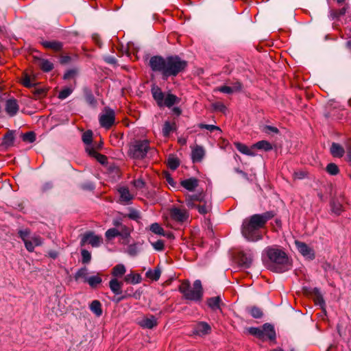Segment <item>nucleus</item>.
<instances>
[{
    "mask_svg": "<svg viewBox=\"0 0 351 351\" xmlns=\"http://www.w3.org/2000/svg\"><path fill=\"white\" fill-rule=\"evenodd\" d=\"M169 217L171 220L182 223L188 220L189 214L185 208L173 206L169 209Z\"/></svg>",
    "mask_w": 351,
    "mask_h": 351,
    "instance_id": "1a4fd4ad",
    "label": "nucleus"
},
{
    "mask_svg": "<svg viewBox=\"0 0 351 351\" xmlns=\"http://www.w3.org/2000/svg\"><path fill=\"white\" fill-rule=\"evenodd\" d=\"M205 155L204 149L199 145H196L191 153V158L193 162H200Z\"/></svg>",
    "mask_w": 351,
    "mask_h": 351,
    "instance_id": "412c9836",
    "label": "nucleus"
},
{
    "mask_svg": "<svg viewBox=\"0 0 351 351\" xmlns=\"http://www.w3.org/2000/svg\"><path fill=\"white\" fill-rule=\"evenodd\" d=\"M179 291L185 299L192 301H199L203 295L202 282L199 280H196L193 287L188 280L182 282L180 285Z\"/></svg>",
    "mask_w": 351,
    "mask_h": 351,
    "instance_id": "423d86ee",
    "label": "nucleus"
},
{
    "mask_svg": "<svg viewBox=\"0 0 351 351\" xmlns=\"http://www.w3.org/2000/svg\"><path fill=\"white\" fill-rule=\"evenodd\" d=\"M274 214L271 211H267L262 214H255L245 219L242 224L241 233L243 236L250 241H257L262 239L263 236L260 229L263 228L265 223Z\"/></svg>",
    "mask_w": 351,
    "mask_h": 351,
    "instance_id": "f03ea898",
    "label": "nucleus"
},
{
    "mask_svg": "<svg viewBox=\"0 0 351 351\" xmlns=\"http://www.w3.org/2000/svg\"><path fill=\"white\" fill-rule=\"evenodd\" d=\"M241 88L240 83H237V86L230 87L228 86H223L217 88V90L226 94H231L233 92L239 90Z\"/></svg>",
    "mask_w": 351,
    "mask_h": 351,
    "instance_id": "f704fd0d",
    "label": "nucleus"
},
{
    "mask_svg": "<svg viewBox=\"0 0 351 351\" xmlns=\"http://www.w3.org/2000/svg\"><path fill=\"white\" fill-rule=\"evenodd\" d=\"M234 145L235 147L238 149V151L240 152L241 154L250 156H256V153L254 152V148H252V145L251 146V147H249L246 145L239 142H235Z\"/></svg>",
    "mask_w": 351,
    "mask_h": 351,
    "instance_id": "a211bd4d",
    "label": "nucleus"
},
{
    "mask_svg": "<svg viewBox=\"0 0 351 351\" xmlns=\"http://www.w3.org/2000/svg\"><path fill=\"white\" fill-rule=\"evenodd\" d=\"M90 310L97 317H99L102 315V308L101 304L99 300H93L89 306Z\"/></svg>",
    "mask_w": 351,
    "mask_h": 351,
    "instance_id": "cd10ccee",
    "label": "nucleus"
},
{
    "mask_svg": "<svg viewBox=\"0 0 351 351\" xmlns=\"http://www.w3.org/2000/svg\"><path fill=\"white\" fill-rule=\"evenodd\" d=\"M211 328L206 322H200L194 326L193 334L202 337L208 334Z\"/></svg>",
    "mask_w": 351,
    "mask_h": 351,
    "instance_id": "4468645a",
    "label": "nucleus"
},
{
    "mask_svg": "<svg viewBox=\"0 0 351 351\" xmlns=\"http://www.w3.org/2000/svg\"><path fill=\"white\" fill-rule=\"evenodd\" d=\"M43 241L40 237L38 235L32 236L27 242H26L25 246L29 252H33L35 247L41 245Z\"/></svg>",
    "mask_w": 351,
    "mask_h": 351,
    "instance_id": "f3484780",
    "label": "nucleus"
},
{
    "mask_svg": "<svg viewBox=\"0 0 351 351\" xmlns=\"http://www.w3.org/2000/svg\"><path fill=\"white\" fill-rule=\"evenodd\" d=\"M19 234L21 239L23 240L24 243L28 241L29 237V230L28 229L21 230L19 231Z\"/></svg>",
    "mask_w": 351,
    "mask_h": 351,
    "instance_id": "09e8293b",
    "label": "nucleus"
},
{
    "mask_svg": "<svg viewBox=\"0 0 351 351\" xmlns=\"http://www.w3.org/2000/svg\"><path fill=\"white\" fill-rule=\"evenodd\" d=\"M102 282V279L99 274L96 275L90 276L86 279V282L89 286L92 288L97 287Z\"/></svg>",
    "mask_w": 351,
    "mask_h": 351,
    "instance_id": "c756f323",
    "label": "nucleus"
},
{
    "mask_svg": "<svg viewBox=\"0 0 351 351\" xmlns=\"http://www.w3.org/2000/svg\"><path fill=\"white\" fill-rule=\"evenodd\" d=\"M85 99H86V102L88 104H90L91 106H95L96 100L95 99L94 95L91 93H90V92L86 93V95H85Z\"/></svg>",
    "mask_w": 351,
    "mask_h": 351,
    "instance_id": "13d9d810",
    "label": "nucleus"
},
{
    "mask_svg": "<svg viewBox=\"0 0 351 351\" xmlns=\"http://www.w3.org/2000/svg\"><path fill=\"white\" fill-rule=\"evenodd\" d=\"M86 152L101 164H104L107 160V158L104 155L97 153L93 148L86 147Z\"/></svg>",
    "mask_w": 351,
    "mask_h": 351,
    "instance_id": "2f4dec72",
    "label": "nucleus"
},
{
    "mask_svg": "<svg viewBox=\"0 0 351 351\" xmlns=\"http://www.w3.org/2000/svg\"><path fill=\"white\" fill-rule=\"evenodd\" d=\"M207 304L213 311H221L223 304L221 298L219 296L212 297L207 300Z\"/></svg>",
    "mask_w": 351,
    "mask_h": 351,
    "instance_id": "aec40b11",
    "label": "nucleus"
},
{
    "mask_svg": "<svg viewBox=\"0 0 351 351\" xmlns=\"http://www.w3.org/2000/svg\"><path fill=\"white\" fill-rule=\"evenodd\" d=\"M106 60L107 62L110 63V64H115L116 63V60L114 58H112V57L107 58Z\"/></svg>",
    "mask_w": 351,
    "mask_h": 351,
    "instance_id": "774afa93",
    "label": "nucleus"
},
{
    "mask_svg": "<svg viewBox=\"0 0 351 351\" xmlns=\"http://www.w3.org/2000/svg\"><path fill=\"white\" fill-rule=\"evenodd\" d=\"M175 129L174 125L169 121H166L162 127V134L164 136L167 137Z\"/></svg>",
    "mask_w": 351,
    "mask_h": 351,
    "instance_id": "58836bf2",
    "label": "nucleus"
},
{
    "mask_svg": "<svg viewBox=\"0 0 351 351\" xmlns=\"http://www.w3.org/2000/svg\"><path fill=\"white\" fill-rule=\"evenodd\" d=\"M77 72L74 69L69 70L67 71L64 75V80H69L71 78H73L76 75Z\"/></svg>",
    "mask_w": 351,
    "mask_h": 351,
    "instance_id": "052dcab7",
    "label": "nucleus"
},
{
    "mask_svg": "<svg viewBox=\"0 0 351 351\" xmlns=\"http://www.w3.org/2000/svg\"><path fill=\"white\" fill-rule=\"evenodd\" d=\"M130 230L125 226H121L119 230V235L123 239H127L130 236Z\"/></svg>",
    "mask_w": 351,
    "mask_h": 351,
    "instance_id": "6e6d98bb",
    "label": "nucleus"
},
{
    "mask_svg": "<svg viewBox=\"0 0 351 351\" xmlns=\"http://www.w3.org/2000/svg\"><path fill=\"white\" fill-rule=\"evenodd\" d=\"M99 121L101 126L106 130L110 129L115 123L114 111L106 107L99 114Z\"/></svg>",
    "mask_w": 351,
    "mask_h": 351,
    "instance_id": "6e6552de",
    "label": "nucleus"
},
{
    "mask_svg": "<svg viewBox=\"0 0 351 351\" xmlns=\"http://www.w3.org/2000/svg\"><path fill=\"white\" fill-rule=\"evenodd\" d=\"M124 281L127 283L136 285L141 282V276L138 274L130 273L124 276Z\"/></svg>",
    "mask_w": 351,
    "mask_h": 351,
    "instance_id": "bb28decb",
    "label": "nucleus"
},
{
    "mask_svg": "<svg viewBox=\"0 0 351 351\" xmlns=\"http://www.w3.org/2000/svg\"><path fill=\"white\" fill-rule=\"evenodd\" d=\"M150 149L148 140H136L130 145L128 154L134 159H143Z\"/></svg>",
    "mask_w": 351,
    "mask_h": 351,
    "instance_id": "0eeeda50",
    "label": "nucleus"
},
{
    "mask_svg": "<svg viewBox=\"0 0 351 351\" xmlns=\"http://www.w3.org/2000/svg\"><path fill=\"white\" fill-rule=\"evenodd\" d=\"M134 185L136 188L141 189L144 186V182L142 180L138 179L134 181Z\"/></svg>",
    "mask_w": 351,
    "mask_h": 351,
    "instance_id": "0e129e2a",
    "label": "nucleus"
},
{
    "mask_svg": "<svg viewBox=\"0 0 351 351\" xmlns=\"http://www.w3.org/2000/svg\"><path fill=\"white\" fill-rule=\"evenodd\" d=\"M119 235V230L116 228H110L105 233V236L106 239L108 240H112V239L115 238L116 237H118Z\"/></svg>",
    "mask_w": 351,
    "mask_h": 351,
    "instance_id": "79ce46f5",
    "label": "nucleus"
},
{
    "mask_svg": "<svg viewBox=\"0 0 351 351\" xmlns=\"http://www.w3.org/2000/svg\"><path fill=\"white\" fill-rule=\"evenodd\" d=\"M22 83L25 87L28 88L32 87L35 84L32 79L27 74L25 75Z\"/></svg>",
    "mask_w": 351,
    "mask_h": 351,
    "instance_id": "5fc2aeb1",
    "label": "nucleus"
},
{
    "mask_svg": "<svg viewBox=\"0 0 351 351\" xmlns=\"http://www.w3.org/2000/svg\"><path fill=\"white\" fill-rule=\"evenodd\" d=\"M313 299L316 305H319L323 310L325 309V301L318 289L313 291Z\"/></svg>",
    "mask_w": 351,
    "mask_h": 351,
    "instance_id": "c85d7f7f",
    "label": "nucleus"
},
{
    "mask_svg": "<svg viewBox=\"0 0 351 351\" xmlns=\"http://www.w3.org/2000/svg\"><path fill=\"white\" fill-rule=\"evenodd\" d=\"M267 260V267L271 271L282 273L290 267V263L287 254L281 250L276 247H267L264 250Z\"/></svg>",
    "mask_w": 351,
    "mask_h": 351,
    "instance_id": "20e7f679",
    "label": "nucleus"
},
{
    "mask_svg": "<svg viewBox=\"0 0 351 351\" xmlns=\"http://www.w3.org/2000/svg\"><path fill=\"white\" fill-rule=\"evenodd\" d=\"M152 93L153 97L157 101L158 104L159 106H162L163 99H164V94L161 91L160 88H159L158 87L153 88L152 89Z\"/></svg>",
    "mask_w": 351,
    "mask_h": 351,
    "instance_id": "7c9ffc66",
    "label": "nucleus"
},
{
    "mask_svg": "<svg viewBox=\"0 0 351 351\" xmlns=\"http://www.w3.org/2000/svg\"><path fill=\"white\" fill-rule=\"evenodd\" d=\"M42 45L43 47L47 49H51L53 50L54 51H59L62 48V43L59 41L52 40V41H43L42 43Z\"/></svg>",
    "mask_w": 351,
    "mask_h": 351,
    "instance_id": "b1692460",
    "label": "nucleus"
},
{
    "mask_svg": "<svg viewBox=\"0 0 351 351\" xmlns=\"http://www.w3.org/2000/svg\"><path fill=\"white\" fill-rule=\"evenodd\" d=\"M186 204L189 208H197L202 215L209 213L211 210V202L202 193L186 195Z\"/></svg>",
    "mask_w": 351,
    "mask_h": 351,
    "instance_id": "39448f33",
    "label": "nucleus"
},
{
    "mask_svg": "<svg viewBox=\"0 0 351 351\" xmlns=\"http://www.w3.org/2000/svg\"><path fill=\"white\" fill-rule=\"evenodd\" d=\"M139 325L143 328L152 329L157 326V319L154 315L143 317L138 322Z\"/></svg>",
    "mask_w": 351,
    "mask_h": 351,
    "instance_id": "dca6fc26",
    "label": "nucleus"
},
{
    "mask_svg": "<svg viewBox=\"0 0 351 351\" xmlns=\"http://www.w3.org/2000/svg\"><path fill=\"white\" fill-rule=\"evenodd\" d=\"M35 134L32 132H27L23 136V140L25 142L32 143L35 141Z\"/></svg>",
    "mask_w": 351,
    "mask_h": 351,
    "instance_id": "3c124183",
    "label": "nucleus"
},
{
    "mask_svg": "<svg viewBox=\"0 0 351 351\" xmlns=\"http://www.w3.org/2000/svg\"><path fill=\"white\" fill-rule=\"evenodd\" d=\"M326 171L332 176H335L339 173V168L335 163H329L326 167Z\"/></svg>",
    "mask_w": 351,
    "mask_h": 351,
    "instance_id": "49530a36",
    "label": "nucleus"
},
{
    "mask_svg": "<svg viewBox=\"0 0 351 351\" xmlns=\"http://www.w3.org/2000/svg\"><path fill=\"white\" fill-rule=\"evenodd\" d=\"M38 65L45 72H49L53 69V64L45 59L39 60Z\"/></svg>",
    "mask_w": 351,
    "mask_h": 351,
    "instance_id": "72a5a7b5",
    "label": "nucleus"
},
{
    "mask_svg": "<svg viewBox=\"0 0 351 351\" xmlns=\"http://www.w3.org/2000/svg\"><path fill=\"white\" fill-rule=\"evenodd\" d=\"M120 195V201L125 204H128L132 198L129 190L125 187H121L119 189Z\"/></svg>",
    "mask_w": 351,
    "mask_h": 351,
    "instance_id": "a878e982",
    "label": "nucleus"
},
{
    "mask_svg": "<svg viewBox=\"0 0 351 351\" xmlns=\"http://www.w3.org/2000/svg\"><path fill=\"white\" fill-rule=\"evenodd\" d=\"M254 254L251 250L242 251L239 254L240 264L245 268H249L253 261Z\"/></svg>",
    "mask_w": 351,
    "mask_h": 351,
    "instance_id": "ddd939ff",
    "label": "nucleus"
},
{
    "mask_svg": "<svg viewBox=\"0 0 351 351\" xmlns=\"http://www.w3.org/2000/svg\"><path fill=\"white\" fill-rule=\"evenodd\" d=\"M73 88L71 86L65 87L58 94V98L60 99H64L68 97L73 91Z\"/></svg>",
    "mask_w": 351,
    "mask_h": 351,
    "instance_id": "a19ab883",
    "label": "nucleus"
},
{
    "mask_svg": "<svg viewBox=\"0 0 351 351\" xmlns=\"http://www.w3.org/2000/svg\"><path fill=\"white\" fill-rule=\"evenodd\" d=\"M81 254H82V263L84 264L89 263L91 260L90 253L88 250L83 249L81 251Z\"/></svg>",
    "mask_w": 351,
    "mask_h": 351,
    "instance_id": "de8ad7c7",
    "label": "nucleus"
},
{
    "mask_svg": "<svg viewBox=\"0 0 351 351\" xmlns=\"http://www.w3.org/2000/svg\"><path fill=\"white\" fill-rule=\"evenodd\" d=\"M198 127L200 129H206L207 130H209L210 132H213L214 130L221 131V130L219 127L214 125L200 123V124H199Z\"/></svg>",
    "mask_w": 351,
    "mask_h": 351,
    "instance_id": "603ef678",
    "label": "nucleus"
},
{
    "mask_svg": "<svg viewBox=\"0 0 351 351\" xmlns=\"http://www.w3.org/2000/svg\"><path fill=\"white\" fill-rule=\"evenodd\" d=\"M330 152L335 157H341L344 154V149L340 145L333 143L330 147Z\"/></svg>",
    "mask_w": 351,
    "mask_h": 351,
    "instance_id": "473e14b6",
    "label": "nucleus"
},
{
    "mask_svg": "<svg viewBox=\"0 0 351 351\" xmlns=\"http://www.w3.org/2000/svg\"><path fill=\"white\" fill-rule=\"evenodd\" d=\"M248 332L251 335H254V336H255V337L262 339V330H261V328L251 327V328H248Z\"/></svg>",
    "mask_w": 351,
    "mask_h": 351,
    "instance_id": "8fccbe9b",
    "label": "nucleus"
},
{
    "mask_svg": "<svg viewBox=\"0 0 351 351\" xmlns=\"http://www.w3.org/2000/svg\"><path fill=\"white\" fill-rule=\"evenodd\" d=\"M274 214L271 211H267L262 214H255L245 219L242 224L241 233L243 236L250 241H257L262 239L263 236L260 229L263 228L265 223Z\"/></svg>",
    "mask_w": 351,
    "mask_h": 351,
    "instance_id": "7ed1b4c3",
    "label": "nucleus"
},
{
    "mask_svg": "<svg viewBox=\"0 0 351 351\" xmlns=\"http://www.w3.org/2000/svg\"><path fill=\"white\" fill-rule=\"evenodd\" d=\"M295 245L298 252L306 259L315 258V252L312 247L304 242L295 241Z\"/></svg>",
    "mask_w": 351,
    "mask_h": 351,
    "instance_id": "9b49d317",
    "label": "nucleus"
},
{
    "mask_svg": "<svg viewBox=\"0 0 351 351\" xmlns=\"http://www.w3.org/2000/svg\"><path fill=\"white\" fill-rule=\"evenodd\" d=\"M166 181L167 183L171 185L172 187H176V182L173 180V179L171 177L169 174H167L165 176Z\"/></svg>",
    "mask_w": 351,
    "mask_h": 351,
    "instance_id": "e2e57ef3",
    "label": "nucleus"
},
{
    "mask_svg": "<svg viewBox=\"0 0 351 351\" xmlns=\"http://www.w3.org/2000/svg\"><path fill=\"white\" fill-rule=\"evenodd\" d=\"M181 185L186 190L193 191L198 185V180L196 178H189L181 182Z\"/></svg>",
    "mask_w": 351,
    "mask_h": 351,
    "instance_id": "4be33fe9",
    "label": "nucleus"
},
{
    "mask_svg": "<svg viewBox=\"0 0 351 351\" xmlns=\"http://www.w3.org/2000/svg\"><path fill=\"white\" fill-rule=\"evenodd\" d=\"M152 245L157 251H162L164 249V241L162 240H158L156 242H152Z\"/></svg>",
    "mask_w": 351,
    "mask_h": 351,
    "instance_id": "bf43d9fd",
    "label": "nucleus"
},
{
    "mask_svg": "<svg viewBox=\"0 0 351 351\" xmlns=\"http://www.w3.org/2000/svg\"><path fill=\"white\" fill-rule=\"evenodd\" d=\"M266 129L267 130L271 131L274 133H278V130L276 128L273 127V126L267 125V126H266Z\"/></svg>",
    "mask_w": 351,
    "mask_h": 351,
    "instance_id": "338daca9",
    "label": "nucleus"
},
{
    "mask_svg": "<svg viewBox=\"0 0 351 351\" xmlns=\"http://www.w3.org/2000/svg\"><path fill=\"white\" fill-rule=\"evenodd\" d=\"M88 269L86 267L80 269L75 275V278L76 280L82 278L85 282H86V279L88 278Z\"/></svg>",
    "mask_w": 351,
    "mask_h": 351,
    "instance_id": "e433bc0d",
    "label": "nucleus"
},
{
    "mask_svg": "<svg viewBox=\"0 0 351 351\" xmlns=\"http://www.w3.org/2000/svg\"><path fill=\"white\" fill-rule=\"evenodd\" d=\"M19 110L18 101L14 98H10L5 101V111L11 117L16 115Z\"/></svg>",
    "mask_w": 351,
    "mask_h": 351,
    "instance_id": "f8f14e48",
    "label": "nucleus"
},
{
    "mask_svg": "<svg viewBox=\"0 0 351 351\" xmlns=\"http://www.w3.org/2000/svg\"><path fill=\"white\" fill-rule=\"evenodd\" d=\"M123 282L119 281L117 278H112L109 282V287L115 295H120L122 293Z\"/></svg>",
    "mask_w": 351,
    "mask_h": 351,
    "instance_id": "6ab92c4d",
    "label": "nucleus"
},
{
    "mask_svg": "<svg viewBox=\"0 0 351 351\" xmlns=\"http://www.w3.org/2000/svg\"><path fill=\"white\" fill-rule=\"evenodd\" d=\"M161 271L160 269L156 268L154 270H149L146 273V276L152 280H158L160 278Z\"/></svg>",
    "mask_w": 351,
    "mask_h": 351,
    "instance_id": "4c0bfd02",
    "label": "nucleus"
},
{
    "mask_svg": "<svg viewBox=\"0 0 351 351\" xmlns=\"http://www.w3.org/2000/svg\"><path fill=\"white\" fill-rule=\"evenodd\" d=\"M331 208L332 211L335 213L336 215H340L341 211L343 210V206L341 203H340L337 200H333L331 202Z\"/></svg>",
    "mask_w": 351,
    "mask_h": 351,
    "instance_id": "ea45409f",
    "label": "nucleus"
},
{
    "mask_svg": "<svg viewBox=\"0 0 351 351\" xmlns=\"http://www.w3.org/2000/svg\"><path fill=\"white\" fill-rule=\"evenodd\" d=\"M252 148L264 150L265 152L271 150L273 149L272 145L267 141H260L252 145Z\"/></svg>",
    "mask_w": 351,
    "mask_h": 351,
    "instance_id": "393cba45",
    "label": "nucleus"
},
{
    "mask_svg": "<svg viewBox=\"0 0 351 351\" xmlns=\"http://www.w3.org/2000/svg\"><path fill=\"white\" fill-rule=\"evenodd\" d=\"M49 256L55 259L58 257V253L56 251L51 250L48 252Z\"/></svg>",
    "mask_w": 351,
    "mask_h": 351,
    "instance_id": "69168bd1",
    "label": "nucleus"
},
{
    "mask_svg": "<svg viewBox=\"0 0 351 351\" xmlns=\"http://www.w3.org/2000/svg\"><path fill=\"white\" fill-rule=\"evenodd\" d=\"M250 315L254 318H261L263 315V313L259 308L252 307L250 310Z\"/></svg>",
    "mask_w": 351,
    "mask_h": 351,
    "instance_id": "864d4df0",
    "label": "nucleus"
},
{
    "mask_svg": "<svg viewBox=\"0 0 351 351\" xmlns=\"http://www.w3.org/2000/svg\"><path fill=\"white\" fill-rule=\"evenodd\" d=\"M93 133L91 131H86L82 135V141L83 142L88 145L87 147H90V144L92 142Z\"/></svg>",
    "mask_w": 351,
    "mask_h": 351,
    "instance_id": "a18cd8bd",
    "label": "nucleus"
},
{
    "mask_svg": "<svg viewBox=\"0 0 351 351\" xmlns=\"http://www.w3.org/2000/svg\"><path fill=\"white\" fill-rule=\"evenodd\" d=\"M149 65L154 72L160 73L163 80H167L183 72L188 63L178 56H170L166 58L154 56L150 58Z\"/></svg>",
    "mask_w": 351,
    "mask_h": 351,
    "instance_id": "f257e3e1",
    "label": "nucleus"
},
{
    "mask_svg": "<svg viewBox=\"0 0 351 351\" xmlns=\"http://www.w3.org/2000/svg\"><path fill=\"white\" fill-rule=\"evenodd\" d=\"M305 176H306V173L304 171H295L293 173V178L294 179L301 180V179L304 178Z\"/></svg>",
    "mask_w": 351,
    "mask_h": 351,
    "instance_id": "680f3d73",
    "label": "nucleus"
},
{
    "mask_svg": "<svg viewBox=\"0 0 351 351\" xmlns=\"http://www.w3.org/2000/svg\"><path fill=\"white\" fill-rule=\"evenodd\" d=\"M178 98L172 94H168L166 97L163 99L162 105H165L169 108L173 106L175 104L178 103Z\"/></svg>",
    "mask_w": 351,
    "mask_h": 351,
    "instance_id": "c9c22d12",
    "label": "nucleus"
},
{
    "mask_svg": "<svg viewBox=\"0 0 351 351\" xmlns=\"http://www.w3.org/2000/svg\"><path fill=\"white\" fill-rule=\"evenodd\" d=\"M125 272L126 268L125 265L123 264H118L112 269L111 274L114 276L113 278H118L125 275Z\"/></svg>",
    "mask_w": 351,
    "mask_h": 351,
    "instance_id": "5701e85b",
    "label": "nucleus"
},
{
    "mask_svg": "<svg viewBox=\"0 0 351 351\" xmlns=\"http://www.w3.org/2000/svg\"><path fill=\"white\" fill-rule=\"evenodd\" d=\"M150 230L159 235H165V231L163 228L158 223H154L150 226Z\"/></svg>",
    "mask_w": 351,
    "mask_h": 351,
    "instance_id": "c03bdc74",
    "label": "nucleus"
},
{
    "mask_svg": "<svg viewBox=\"0 0 351 351\" xmlns=\"http://www.w3.org/2000/svg\"><path fill=\"white\" fill-rule=\"evenodd\" d=\"M180 165V162H179V160L173 156H170L169 158H168V167L172 169V170H175L176 169H177V167L179 166Z\"/></svg>",
    "mask_w": 351,
    "mask_h": 351,
    "instance_id": "37998d69",
    "label": "nucleus"
},
{
    "mask_svg": "<svg viewBox=\"0 0 351 351\" xmlns=\"http://www.w3.org/2000/svg\"><path fill=\"white\" fill-rule=\"evenodd\" d=\"M101 243V237L95 234L93 232H87L84 233L80 241L81 245H84L86 243H88L93 247H99Z\"/></svg>",
    "mask_w": 351,
    "mask_h": 351,
    "instance_id": "9d476101",
    "label": "nucleus"
},
{
    "mask_svg": "<svg viewBox=\"0 0 351 351\" xmlns=\"http://www.w3.org/2000/svg\"><path fill=\"white\" fill-rule=\"evenodd\" d=\"M262 330V339L264 340L268 338L270 340H274L276 338V332L272 325L269 324H265L261 327Z\"/></svg>",
    "mask_w": 351,
    "mask_h": 351,
    "instance_id": "2eb2a0df",
    "label": "nucleus"
},
{
    "mask_svg": "<svg viewBox=\"0 0 351 351\" xmlns=\"http://www.w3.org/2000/svg\"><path fill=\"white\" fill-rule=\"evenodd\" d=\"M213 108L215 110L225 112L226 110V107L221 102H216L213 104Z\"/></svg>",
    "mask_w": 351,
    "mask_h": 351,
    "instance_id": "4d7b16f0",
    "label": "nucleus"
}]
</instances>
